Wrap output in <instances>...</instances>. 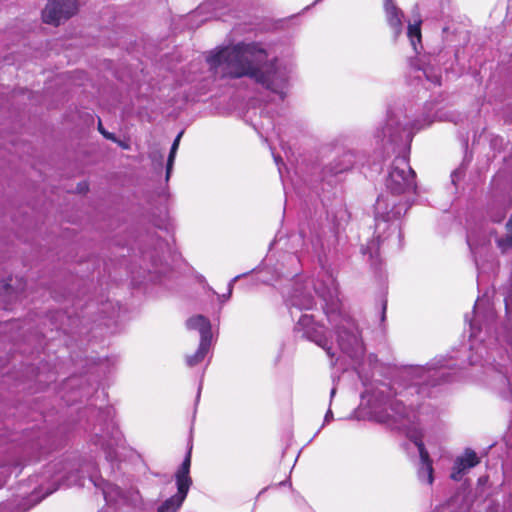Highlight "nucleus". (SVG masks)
<instances>
[{
    "label": "nucleus",
    "instance_id": "nucleus-1",
    "mask_svg": "<svg viewBox=\"0 0 512 512\" xmlns=\"http://www.w3.org/2000/svg\"><path fill=\"white\" fill-rule=\"evenodd\" d=\"M206 62L215 77H249L281 100L287 95L294 70L291 62L269 58L263 44L256 42L216 47L207 53Z\"/></svg>",
    "mask_w": 512,
    "mask_h": 512
},
{
    "label": "nucleus",
    "instance_id": "nucleus-2",
    "mask_svg": "<svg viewBox=\"0 0 512 512\" xmlns=\"http://www.w3.org/2000/svg\"><path fill=\"white\" fill-rule=\"evenodd\" d=\"M409 375L414 379L413 385L408 387L404 392H400L399 398L390 402V414L378 416L377 420L385 423L393 421L396 424V428L407 430L408 436L417 446L420 455V466L418 468L419 480L422 483L431 485L434 478L429 454L421 441V437L410 431L412 426L425 420V416L430 411V407L421 405L417 412L412 407L418 401L419 394L425 391V385L439 378H444L448 374L445 371L444 365L441 364L428 367H414L410 369Z\"/></svg>",
    "mask_w": 512,
    "mask_h": 512
},
{
    "label": "nucleus",
    "instance_id": "nucleus-3",
    "mask_svg": "<svg viewBox=\"0 0 512 512\" xmlns=\"http://www.w3.org/2000/svg\"><path fill=\"white\" fill-rule=\"evenodd\" d=\"M415 174L404 157L396 158L386 179V192L382 193L375 203L376 230L388 228L392 234H399L396 223L408 209L406 193L415 189Z\"/></svg>",
    "mask_w": 512,
    "mask_h": 512
},
{
    "label": "nucleus",
    "instance_id": "nucleus-4",
    "mask_svg": "<svg viewBox=\"0 0 512 512\" xmlns=\"http://www.w3.org/2000/svg\"><path fill=\"white\" fill-rule=\"evenodd\" d=\"M315 292L324 301V310L330 323L337 322V342L340 349L350 357H358L363 353V344L358 327L348 316L340 312L338 287L332 275L325 274L315 284Z\"/></svg>",
    "mask_w": 512,
    "mask_h": 512
},
{
    "label": "nucleus",
    "instance_id": "nucleus-5",
    "mask_svg": "<svg viewBox=\"0 0 512 512\" xmlns=\"http://www.w3.org/2000/svg\"><path fill=\"white\" fill-rule=\"evenodd\" d=\"M474 318L469 320L466 316L465 320L470 325V349L475 350L479 357H482V352L486 351V348L482 345L484 339L481 337L482 323L485 329H488L491 323L495 320V313L491 308L488 299L478 298L474 305L473 310Z\"/></svg>",
    "mask_w": 512,
    "mask_h": 512
},
{
    "label": "nucleus",
    "instance_id": "nucleus-6",
    "mask_svg": "<svg viewBox=\"0 0 512 512\" xmlns=\"http://www.w3.org/2000/svg\"><path fill=\"white\" fill-rule=\"evenodd\" d=\"M493 358L491 367L487 368L489 383L498 388L504 396L512 397V355L500 354Z\"/></svg>",
    "mask_w": 512,
    "mask_h": 512
},
{
    "label": "nucleus",
    "instance_id": "nucleus-7",
    "mask_svg": "<svg viewBox=\"0 0 512 512\" xmlns=\"http://www.w3.org/2000/svg\"><path fill=\"white\" fill-rule=\"evenodd\" d=\"M190 465L191 451L189 450L175 474L177 493L164 501L158 508V512H177L182 506L192 484V479L189 475Z\"/></svg>",
    "mask_w": 512,
    "mask_h": 512
},
{
    "label": "nucleus",
    "instance_id": "nucleus-8",
    "mask_svg": "<svg viewBox=\"0 0 512 512\" xmlns=\"http://www.w3.org/2000/svg\"><path fill=\"white\" fill-rule=\"evenodd\" d=\"M77 8V0H50L42 12V18L45 23L57 26L74 15Z\"/></svg>",
    "mask_w": 512,
    "mask_h": 512
},
{
    "label": "nucleus",
    "instance_id": "nucleus-9",
    "mask_svg": "<svg viewBox=\"0 0 512 512\" xmlns=\"http://www.w3.org/2000/svg\"><path fill=\"white\" fill-rule=\"evenodd\" d=\"M296 329L302 331L305 337L322 347L329 356L334 355L331 352L332 347L328 344V339L324 335L323 327L314 323L311 315L302 314L297 321Z\"/></svg>",
    "mask_w": 512,
    "mask_h": 512
},
{
    "label": "nucleus",
    "instance_id": "nucleus-10",
    "mask_svg": "<svg viewBox=\"0 0 512 512\" xmlns=\"http://www.w3.org/2000/svg\"><path fill=\"white\" fill-rule=\"evenodd\" d=\"M478 463L479 459L476 453L472 450H466L462 456L456 458L451 478L455 481H459L468 469L476 466Z\"/></svg>",
    "mask_w": 512,
    "mask_h": 512
},
{
    "label": "nucleus",
    "instance_id": "nucleus-11",
    "mask_svg": "<svg viewBox=\"0 0 512 512\" xmlns=\"http://www.w3.org/2000/svg\"><path fill=\"white\" fill-rule=\"evenodd\" d=\"M478 463L479 459L476 453L472 450H466L462 456L456 458L451 478L455 481H459L468 469L476 466Z\"/></svg>",
    "mask_w": 512,
    "mask_h": 512
},
{
    "label": "nucleus",
    "instance_id": "nucleus-12",
    "mask_svg": "<svg viewBox=\"0 0 512 512\" xmlns=\"http://www.w3.org/2000/svg\"><path fill=\"white\" fill-rule=\"evenodd\" d=\"M384 9L389 26L397 37L402 31L403 13L396 7L392 0H384Z\"/></svg>",
    "mask_w": 512,
    "mask_h": 512
},
{
    "label": "nucleus",
    "instance_id": "nucleus-13",
    "mask_svg": "<svg viewBox=\"0 0 512 512\" xmlns=\"http://www.w3.org/2000/svg\"><path fill=\"white\" fill-rule=\"evenodd\" d=\"M186 326L189 330H197L200 333V339H212L211 324L206 317L202 315L193 316L187 320Z\"/></svg>",
    "mask_w": 512,
    "mask_h": 512
},
{
    "label": "nucleus",
    "instance_id": "nucleus-14",
    "mask_svg": "<svg viewBox=\"0 0 512 512\" xmlns=\"http://www.w3.org/2000/svg\"><path fill=\"white\" fill-rule=\"evenodd\" d=\"M292 308L309 310L314 306V299L310 294L295 292L290 298Z\"/></svg>",
    "mask_w": 512,
    "mask_h": 512
},
{
    "label": "nucleus",
    "instance_id": "nucleus-15",
    "mask_svg": "<svg viewBox=\"0 0 512 512\" xmlns=\"http://www.w3.org/2000/svg\"><path fill=\"white\" fill-rule=\"evenodd\" d=\"M210 345L211 340L200 339V344L196 353L186 358L187 365L193 367L202 362L210 349Z\"/></svg>",
    "mask_w": 512,
    "mask_h": 512
},
{
    "label": "nucleus",
    "instance_id": "nucleus-16",
    "mask_svg": "<svg viewBox=\"0 0 512 512\" xmlns=\"http://www.w3.org/2000/svg\"><path fill=\"white\" fill-rule=\"evenodd\" d=\"M420 23V21H417L408 26L407 35L415 52H418L417 44L421 43Z\"/></svg>",
    "mask_w": 512,
    "mask_h": 512
},
{
    "label": "nucleus",
    "instance_id": "nucleus-17",
    "mask_svg": "<svg viewBox=\"0 0 512 512\" xmlns=\"http://www.w3.org/2000/svg\"><path fill=\"white\" fill-rule=\"evenodd\" d=\"M496 242L502 252L512 249V218L506 224V236L497 238Z\"/></svg>",
    "mask_w": 512,
    "mask_h": 512
},
{
    "label": "nucleus",
    "instance_id": "nucleus-18",
    "mask_svg": "<svg viewBox=\"0 0 512 512\" xmlns=\"http://www.w3.org/2000/svg\"><path fill=\"white\" fill-rule=\"evenodd\" d=\"M102 492L107 502H116L118 497L121 496V490L110 483H105L102 486Z\"/></svg>",
    "mask_w": 512,
    "mask_h": 512
},
{
    "label": "nucleus",
    "instance_id": "nucleus-19",
    "mask_svg": "<svg viewBox=\"0 0 512 512\" xmlns=\"http://www.w3.org/2000/svg\"><path fill=\"white\" fill-rule=\"evenodd\" d=\"M182 134H183V132H180L177 135V137L175 138V140H174V142L172 144V147H171V150H170V154H169V157H168V161H167L166 179H169V177H170V173H171V170H172V167H173L176 151L178 149L180 138H181Z\"/></svg>",
    "mask_w": 512,
    "mask_h": 512
},
{
    "label": "nucleus",
    "instance_id": "nucleus-20",
    "mask_svg": "<svg viewBox=\"0 0 512 512\" xmlns=\"http://www.w3.org/2000/svg\"><path fill=\"white\" fill-rule=\"evenodd\" d=\"M467 242H468V245H469L472 253L475 255L476 265L479 266V260L477 258V255L479 253V249L482 244L480 243L478 234H476L475 232L469 233L467 236Z\"/></svg>",
    "mask_w": 512,
    "mask_h": 512
},
{
    "label": "nucleus",
    "instance_id": "nucleus-21",
    "mask_svg": "<svg viewBox=\"0 0 512 512\" xmlns=\"http://www.w3.org/2000/svg\"><path fill=\"white\" fill-rule=\"evenodd\" d=\"M121 440H122V436H121L120 431H118V429L113 428V431L111 433V440H106L104 437H102L101 445L103 447L107 446L108 448H110L113 445V443L118 445L121 442Z\"/></svg>",
    "mask_w": 512,
    "mask_h": 512
},
{
    "label": "nucleus",
    "instance_id": "nucleus-22",
    "mask_svg": "<svg viewBox=\"0 0 512 512\" xmlns=\"http://www.w3.org/2000/svg\"><path fill=\"white\" fill-rule=\"evenodd\" d=\"M421 73L423 74V76L426 77V79L428 81L432 82L433 84H440V76L439 75L431 74L430 70H428V69L422 70Z\"/></svg>",
    "mask_w": 512,
    "mask_h": 512
},
{
    "label": "nucleus",
    "instance_id": "nucleus-23",
    "mask_svg": "<svg viewBox=\"0 0 512 512\" xmlns=\"http://www.w3.org/2000/svg\"><path fill=\"white\" fill-rule=\"evenodd\" d=\"M240 276H236L234 277L233 279L230 280L229 284H228V292H227V295H223V298L225 300L229 299L231 294H232V290H233V286L235 284V282L239 279Z\"/></svg>",
    "mask_w": 512,
    "mask_h": 512
},
{
    "label": "nucleus",
    "instance_id": "nucleus-24",
    "mask_svg": "<svg viewBox=\"0 0 512 512\" xmlns=\"http://www.w3.org/2000/svg\"><path fill=\"white\" fill-rule=\"evenodd\" d=\"M374 248H375V244H374V242H372V243H371V245H369V246L367 247V250H368V251L363 250V254H366V253H368V252H369L370 257H372V256H373V252H372V250H373Z\"/></svg>",
    "mask_w": 512,
    "mask_h": 512
},
{
    "label": "nucleus",
    "instance_id": "nucleus-25",
    "mask_svg": "<svg viewBox=\"0 0 512 512\" xmlns=\"http://www.w3.org/2000/svg\"><path fill=\"white\" fill-rule=\"evenodd\" d=\"M332 417H333L332 411L328 410L326 415H325V420L324 421L328 422V421H330V419H332Z\"/></svg>",
    "mask_w": 512,
    "mask_h": 512
},
{
    "label": "nucleus",
    "instance_id": "nucleus-26",
    "mask_svg": "<svg viewBox=\"0 0 512 512\" xmlns=\"http://www.w3.org/2000/svg\"><path fill=\"white\" fill-rule=\"evenodd\" d=\"M99 130H100V132H101L105 137H107V138H111V136H110L108 133H106V132H104V131L102 130L101 123H99Z\"/></svg>",
    "mask_w": 512,
    "mask_h": 512
},
{
    "label": "nucleus",
    "instance_id": "nucleus-27",
    "mask_svg": "<svg viewBox=\"0 0 512 512\" xmlns=\"http://www.w3.org/2000/svg\"><path fill=\"white\" fill-rule=\"evenodd\" d=\"M476 362H477V360H476V359H474V357H473V356H471V357H470V363H471V364H475Z\"/></svg>",
    "mask_w": 512,
    "mask_h": 512
},
{
    "label": "nucleus",
    "instance_id": "nucleus-28",
    "mask_svg": "<svg viewBox=\"0 0 512 512\" xmlns=\"http://www.w3.org/2000/svg\"><path fill=\"white\" fill-rule=\"evenodd\" d=\"M54 477H55V479H56V480H59V479H62V478H63L62 476L60 477V476H58V475H55Z\"/></svg>",
    "mask_w": 512,
    "mask_h": 512
},
{
    "label": "nucleus",
    "instance_id": "nucleus-29",
    "mask_svg": "<svg viewBox=\"0 0 512 512\" xmlns=\"http://www.w3.org/2000/svg\"><path fill=\"white\" fill-rule=\"evenodd\" d=\"M334 394H335V388H333V389L331 390V396H333Z\"/></svg>",
    "mask_w": 512,
    "mask_h": 512
}]
</instances>
